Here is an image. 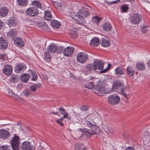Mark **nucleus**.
Returning <instances> with one entry per match:
<instances>
[{"label":"nucleus","instance_id":"nucleus-1","mask_svg":"<svg viewBox=\"0 0 150 150\" xmlns=\"http://www.w3.org/2000/svg\"><path fill=\"white\" fill-rule=\"evenodd\" d=\"M84 124L92 130L85 128H80L79 130L83 132L82 134H85L87 137L89 138L92 135L96 134L99 132V128L96 126L95 123L92 119L89 116H87L85 118Z\"/></svg>","mask_w":150,"mask_h":150},{"label":"nucleus","instance_id":"nucleus-2","mask_svg":"<svg viewBox=\"0 0 150 150\" xmlns=\"http://www.w3.org/2000/svg\"><path fill=\"white\" fill-rule=\"evenodd\" d=\"M120 100V98L116 94L110 95L108 98V103L110 105H113L118 104L119 103Z\"/></svg>","mask_w":150,"mask_h":150},{"label":"nucleus","instance_id":"nucleus-3","mask_svg":"<svg viewBox=\"0 0 150 150\" xmlns=\"http://www.w3.org/2000/svg\"><path fill=\"white\" fill-rule=\"evenodd\" d=\"M20 139L19 136L14 134V137L11 141L13 150H19V145L20 144Z\"/></svg>","mask_w":150,"mask_h":150},{"label":"nucleus","instance_id":"nucleus-4","mask_svg":"<svg viewBox=\"0 0 150 150\" xmlns=\"http://www.w3.org/2000/svg\"><path fill=\"white\" fill-rule=\"evenodd\" d=\"M142 20V16L138 13L134 14L131 17V21L134 24H137Z\"/></svg>","mask_w":150,"mask_h":150},{"label":"nucleus","instance_id":"nucleus-5","mask_svg":"<svg viewBox=\"0 0 150 150\" xmlns=\"http://www.w3.org/2000/svg\"><path fill=\"white\" fill-rule=\"evenodd\" d=\"M88 54L84 52H81L78 54L76 56L77 61L81 63H83L86 62L88 60Z\"/></svg>","mask_w":150,"mask_h":150},{"label":"nucleus","instance_id":"nucleus-6","mask_svg":"<svg viewBox=\"0 0 150 150\" xmlns=\"http://www.w3.org/2000/svg\"><path fill=\"white\" fill-rule=\"evenodd\" d=\"M38 10L36 8L30 7L26 9V14L29 16L34 17L38 14Z\"/></svg>","mask_w":150,"mask_h":150},{"label":"nucleus","instance_id":"nucleus-7","mask_svg":"<svg viewBox=\"0 0 150 150\" xmlns=\"http://www.w3.org/2000/svg\"><path fill=\"white\" fill-rule=\"evenodd\" d=\"M27 68L26 64L24 63H20L16 66L14 70L17 73H20L23 72Z\"/></svg>","mask_w":150,"mask_h":150},{"label":"nucleus","instance_id":"nucleus-8","mask_svg":"<svg viewBox=\"0 0 150 150\" xmlns=\"http://www.w3.org/2000/svg\"><path fill=\"white\" fill-rule=\"evenodd\" d=\"M21 150H32L33 145L28 141H25L21 143Z\"/></svg>","mask_w":150,"mask_h":150},{"label":"nucleus","instance_id":"nucleus-9","mask_svg":"<svg viewBox=\"0 0 150 150\" xmlns=\"http://www.w3.org/2000/svg\"><path fill=\"white\" fill-rule=\"evenodd\" d=\"M94 70L98 69L102 70H103L104 65L103 62L101 60H97L95 61L93 63Z\"/></svg>","mask_w":150,"mask_h":150},{"label":"nucleus","instance_id":"nucleus-10","mask_svg":"<svg viewBox=\"0 0 150 150\" xmlns=\"http://www.w3.org/2000/svg\"><path fill=\"white\" fill-rule=\"evenodd\" d=\"M94 90L95 93L97 94H103L105 93V88L103 85H97Z\"/></svg>","mask_w":150,"mask_h":150},{"label":"nucleus","instance_id":"nucleus-11","mask_svg":"<svg viewBox=\"0 0 150 150\" xmlns=\"http://www.w3.org/2000/svg\"><path fill=\"white\" fill-rule=\"evenodd\" d=\"M74 49L73 47L70 46L66 48L63 51L64 55L67 57H69L74 53Z\"/></svg>","mask_w":150,"mask_h":150},{"label":"nucleus","instance_id":"nucleus-12","mask_svg":"<svg viewBox=\"0 0 150 150\" xmlns=\"http://www.w3.org/2000/svg\"><path fill=\"white\" fill-rule=\"evenodd\" d=\"M8 47V43L5 38L3 37L0 38V49L5 50Z\"/></svg>","mask_w":150,"mask_h":150},{"label":"nucleus","instance_id":"nucleus-13","mask_svg":"<svg viewBox=\"0 0 150 150\" xmlns=\"http://www.w3.org/2000/svg\"><path fill=\"white\" fill-rule=\"evenodd\" d=\"M12 67L9 65H5L3 68V73L6 75L11 74L12 73Z\"/></svg>","mask_w":150,"mask_h":150},{"label":"nucleus","instance_id":"nucleus-14","mask_svg":"<svg viewBox=\"0 0 150 150\" xmlns=\"http://www.w3.org/2000/svg\"><path fill=\"white\" fill-rule=\"evenodd\" d=\"M9 136L10 134L8 131L4 129H0V138L6 139Z\"/></svg>","mask_w":150,"mask_h":150},{"label":"nucleus","instance_id":"nucleus-15","mask_svg":"<svg viewBox=\"0 0 150 150\" xmlns=\"http://www.w3.org/2000/svg\"><path fill=\"white\" fill-rule=\"evenodd\" d=\"M57 47L55 44L52 43L47 47V50L49 53H52L57 51Z\"/></svg>","mask_w":150,"mask_h":150},{"label":"nucleus","instance_id":"nucleus-16","mask_svg":"<svg viewBox=\"0 0 150 150\" xmlns=\"http://www.w3.org/2000/svg\"><path fill=\"white\" fill-rule=\"evenodd\" d=\"M123 84V82L122 80L118 79L114 81L112 85V87L113 88L117 89L120 87L122 86Z\"/></svg>","mask_w":150,"mask_h":150},{"label":"nucleus","instance_id":"nucleus-17","mask_svg":"<svg viewBox=\"0 0 150 150\" xmlns=\"http://www.w3.org/2000/svg\"><path fill=\"white\" fill-rule=\"evenodd\" d=\"M9 9L7 7H3L0 8V16L4 17L6 16L8 12Z\"/></svg>","mask_w":150,"mask_h":150},{"label":"nucleus","instance_id":"nucleus-18","mask_svg":"<svg viewBox=\"0 0 150 150\" xmlns=\"http://www.w3.org/2000/svg\"><path fill=\"white\" fill-rule=\"evenodd\" d=\"M72 18L81 24H83L86 22L84 20H82L79 12L77 13V15L75 14L74 16L72 17Z\"/></svg>","mask_w":150,"mask_h":150},{"label":"nucleus","instance_id":"nucleus-19","mask_svg":"<svg viewBox=\"0 0 150 150\" xmlns=\"http://www.w3.org/2000/svg\"><path fill=\"white\" fill-rule=\"evenodd\" d=\"M79 12L82 20H84V18H88L90 16L89 13L87 11L82 10L80 11Z\"/></svg>","mask_w":150,"mask_h":150},{"label":"nucleus","instance_id":"nucleus-20","mask_svg":"<svg viewBox=\"0 0 150 150\" xmlns=\"http://www.w3.org/2000/svg\"><path fill=\"white\" fill-rule=\"evenodd\" d=\"M115 74L118 77L121 76L124 74L123 68L121 67H119L115 70Z\"/></svg>","mask_w":150,"mask_h":150},{"label":"nucleus","instance_id":"nucleus-21","mask_svg":"<svg viewBox=\"0 0 150 150\" xmlns=\"http://www.w3.org/2000/svg\"><path fill=\"white\" fill-rule=\"evenodd\" d=\"M14 44L17 46L20 47H22L24 44V42L22 39L18 37L14 40Z\"/></svg>","mask_w":150,"mask_h":150},{"label":"nucleus","instance_id":"nucleus-22","mask_svg":"<svg viewBox=\"0 0 150 150\" xmlns=\"http://www.w3.org/2000/svg\"><path fill=\"white\" fill-rule=\"evenodd\" d=\"M101 45L104 47L109 46L110 44L109 39L106 38H102L101 39Z\"/></svg>","mask_w":150,"mask_h":150},{"label":"nucleus","instance_id":"nucleus-23","mask_svg":"<svg viewBox=\"0 0 150 150\" xmlns=\"http://www.w3.org/2000/svg\"><path fill=\"white\" fill-rule=\"evenodd\" d=\"M127 74L129 77L133 76L134 74L135 69L131 66L127 67L126 69Z\"/></svg>","mask_w":150,"mask_h":150},{"label":"nucleus","instance_id":"nucleus-24","mask_svg":"<svg viewBox=\"0 0 150 150\" xmlns=\"http://www.w3.org/2000/svg\"><path fill=\"white\" fill-rule=\"evenodd\" d=\"M38 25L39 28L42 30L46 31L49 29L47 25L44 22H40Z\"/></svg>","mask_w":150,"mask_h":150},{"label":"nucleus","instance_id":"nucleus-25","mask_svg":"<svg viewBox=\"0 0 150 150\" xmlns=\"http://www.w3.org/2000/svg\"><path fill=\"white\" fill-rule=\"evenodd\" d=\"M136 67L137 69L139 71L144 70L145 68L144 63L139 62H137V63Z\"/></svg>","mask_w":150,"mask_h":150},{"label":"nucleus","instance_id":"nucleus-26","mask_svg":"<svg viewBox=\"0 0 150 150\" xmlns=\"http://www.w3.org/2000/svg\"><path fill=\"white\" fill-rule=\"evenodd\" d=\"M51 26L55 28H58L60 27L61 23L58 21L53 20L50 22Z\"/></svg>","mask_w":150,"mask_h":150},{"label":"nucleus","instance_id":"nucleus-27","mask_svg":"<svg viewBox=\"0 0 150 150\" xmlns=\"http://www.w3.org/2000/svg\"><path fill=\"white\" fill-rule=\"evenodd\" d=\"M99 39L98 38H94L92 39L90 42V44L91 46H97L99 44Z\"/></svg>","mask_w":150,"mask_h":150},{"label":"nucleus","instance_id":"nucleus-28","mask_svg":"<svg viewBox=\"0 0 150 150\" xmlns=\"http://www.w3.org/2000/svg\"><path fill=\"white\" fill-rule=\"evenodd\" d=\"M30 78V75L27 74H24L20 77L21 80L23 82H26Z\"/></svg>","mask_w":150,"mask_h":150},{"label":"nucleus","instance_id":"nucleus-29","mask_svg":"<svg viewBox=\"0 0 150 150\" xmlns=\"http://www.w3.org/2000/svg\"><path fill=\"white\" fill-rule=\"evenodd\" d=\"M103 30L106 32H108L111 29L112 26L108 22L105 23L103 25Z\"/></svg>","mask_w":150,"mask_h":150},{"label":"nucleus","instance_id":"nucleus-30","mask_svg":"<svg viewBox=\"0 0 150 150\" xmlns=\"http://www.w3.org/2000/svg\"><path fill=\"white\" fill-rule=\"evenodd\" d=\"M17 21L13 18H10L8 20V25L10 27H14L16 26Z\"/></svg>","mask_w":150,"mask_h":150},{"label":"nucleus","instance_id":"nucleus-31","mask_svg":"<svg viewBox=\"0 0 150 150\" xmlns=\"http://www.w3.org/2000/svg\"><path fill=\"white\" fill-rule=\"evenodd\" d=\"M17 3L20 6H25L28 4V0H17Z\"/></svg>","mask_w":150,"mask_h":150},{"label":"nucleus","instance_id":"nucleus-32","mask_svg":"<svg viewBox=\"0 0 150 150\" xmlns=\"http://www.w3.org/2000/svg\"><path fill=\"white\" fill-rule=\"evenodd\" d=\"M44 18L47 21L51 20L52 16L50 11H45Z\"/></svg>","mask_w":150,"mask_h":150},{"label":"nucleus","instance_id":"nucleus-33","mask_svg":"<svg viewBox=\"0 0 150 150\" xmlns=\"http://www.w3.org/2000/svg\"><path fill=\"white\" fill-rule=\"evenodd\" d=\"M74 149L75 150H86L84 146L80 143H78L75 145Z\"/></svg>","mask_w":150,"mask_h":150},{"label":"nucleus","instance_id":"nucleus-34","mask_svg":"<svg viewBox=\"0 0 150 150\" xmlns=\"http://www.w3.org/2000/svg\"><path fill=\"white\" fill-rule=\"evenodd\" d=\"M31 4L32 6H36L38 8L41 9L42 8L40 2L38 1L34 0L32 1Z\"/></svg>","mask_w":150,"mask_h":150},{"label":"nucleus","instance_id":"nucleus-35","mask_svg":"<svg viewBox=\"0 0 150 150\" xmlns=\"http://www.w3.org/2000/svg\"><path fill=\"white\" fill-rule=\"evenodd\" d=\"M59 110L60 111H62L61 112V113L64 115L63 118H68V114L64 108H63L62 107H60L59 108Z\"/></svg>","mask_w":150,"mask_h":150},{"label":"nucleus","instance_id":"nucleus-36","mask_svg":"<svg viewBox=\"0 0 150 150\" xmlns=\"http://www.w3.org/2000/svg\"><path fill=\"white\" fill-rule=\"evenodd\" d=\"M41 87V84L40 83L34 84L30 86V88L32 91L35 92L37 88H40Z\"/></svg>","mask_w":150,"mask_h":150},{"label":"nucleus","instance_id":"nucleus-37","mask_svg":"<svg viewBox=\"0 0 150 150\" xmlns=\"http://www.w3.org/2000/svg\"><path fill=\"white\" fill-rule=\"evenodd\" d=\"M16 34V32L14 30H10L8 32L7 34V36L9 38L13 37L15 36Z\"/></svg>","mask_w":150,"mask_h":150},{"label":"nucleus","instance_id":"nucleus-38","mask_svg":"<svg viewBox=\"0 0 150 150\" xmlns=\"http://www.w3.org/2000/svg\"><path fill=\"white\" fill-rule=\"evenodd\" d=\"M94 67L92 64H89L85 68V69L88 72H90L94 70Z\"/></svg>","mask_w":150,"mask_h":150},{"label":"nucleus","instance_id":"nucleus-39","mask_svg":"<svg viewBox=\"0 0 150 150\" xmlns=\"http://www.w3.org/2000/svg\"><path fill=\"white\" fill-rule=\"evenodd\" d=\"M49 53L48 52H46L44 54V59L47 62H49L51 58L50 55Z\"/></svg>","mask_w":150,"mask_h":150},{"label":"nucleus","instance_id":"nucleus-40","mask_svg":"<svg viewBox=\"0 0 150 150\" xmlns=\"http://www.w3.org/2000/svg\"><path fill=\"white\" fill-rule=\"evenodd\" d=\"M31 73L32 74V77L31 80L34 81H36L38 79V76L37 74L33 70L31 71Z\"/></svg>","mask_w":150,"mask_h":150},{"label":"nucleus","instance_id":"nucleus-41","mask_svg":"<svg viewBox=\"0 0 150 150\" xmlns=\"http://www.w3.org/2000/svg\"><path fill=\"white\" fill-rule=\"evenodd\" d=\"M18 80L17 76L16 75L13 74L11 76L10 81L11 82L16 83L17 82Z\"/></svg>","mask_w":150,"mask_h":150},{"label":"nucleus","instance_id":"nucleus-42","mask_svg":"<svg viewBox=\"0 0 150 150\" xmlns=\"http://www.w3.org/2000/svg\"><path fill=\"white\" fill-rule=\"evenodd\" d=\"M85 87L89 89H92L94 87L93 83L91 82L89 83H86L85 85Z\"/></svg>","mask_w":150,"mask_h":150},{"label":"nucleus","instance_id":"nucleus-43","mask_svg":"<svg viewBox=\"0 0 150 150\" xmlns=\"http://www.w3.org/2000/svg\"><path fill=\"white\" fill-rule=\"evenodd\" d=\"M100 19V18L96 16L93 18L92 21L93 23L98 24Z\"/></svg>","mask_w":150,"mask_h":150},{"label":"nucleus","instance_id":"nucleus-44","mask_svg":"<svg viewBox=\"0 0 150 150\" xmlns=\"http://www.w3.org/2000/svg\"><path fill=\"white\" fill-rule=\"evenodd\" d=\"M10 146H4L0 147V150H10Z\"/></svg>","mask_w":150,"mask_h":150},{"label":"nucleus","instance_id":"nucleus-45","mask_svg":"<svg viewBox=\"0 0 150 150\" xmlns=\"http://www.w3.org/2000/svg\"><path fill=\"white\" fill-rule=\"evenodd\" d=\"M62 3L61 2L55 1L54 3V5L57 6L60 8L62 7Z\"/></svg>","mask_w":150,"mask_h":150},{"label":"nucleus","instance_id":"nucleus-46","mask_svg":"<svg viewBox=\"0 0 150 150\" xmlns=\"http://www.w3.org/2000/svg\"><path fill=\"white\" fill-rule=\"evenodd\" d=\"M22 94L25 96H27L30 94V91L26 90L23 92Z\"/></svg>","mask_w":150,"mask_h":150},{"label":"nucleus","instance_id":"nucleus-47","mask_svg":"<svg viewBox=\"0 0 150 150\" xmlns=\"http://www.w3.org/2000/svg\"><path fill=\"white\" fill-rule=\"evenodd\" d=\"M121 9L122 12H126L128 9V8L127 6L123 5L122 6Z\"/></svg>","mask_w":150,"mask_h":150},{"label":"nucleus","instance_id":"nucleus-48","mask_svg":"<svg viewBox=\"0 0 150 150\" xmlns=\"http://www.w3.org/2000/svg\"><path fill=\"white\" fill-rule=\"evenodd\" d=\"M64 49V48L62 47H57V51L58 53H62L63 50Z\"/></svg>","mask_w":150,"mask_h":150},{"label":"nucleus","instance_id":"nucleus-49","mask_svg":"<svg viewBox=\"0 0 150 150\" xmlns=\"http://www.w3.org/2000/svg\"><path fill=\"white\" fill-rule=\"evenodd\" d=\"M88 107L86 105H83L81 107L80 109L81 110L86 111L88 109Z\"/></svg>","mask_w":150,"mask_h":150},{"label":"nucleus","instance_id":"nucleus-50","mask_svg":"<svg viewBox=\"0 0 150 150\" xmlns=\"http://www.w3.org/2000/svg\"><path fill=\"white\" fill-rule=\"evenodd\" d=\"M148 30V26H144L142 28V31L144 33H146Z\"/></svg>","mask_w":150,"mask_h":150},{"label":"nucleus","instance_id":"nucleus-51","mask_svg":"<svg viewBox=\"0 0 150 150\" xmlns=\"http://www.w3.org/2000/svg\"><path fill=\"white\" fill-rule=\"evenodd\" d=\"M14 94L12 91H10L8 92V95L10 96H13L14 95Z\"/></svg>","mask_w":150,"mask_h":150},{"label":"nucleus","instance_id":"nucleus-52","mask_svg":"<svg viewBox=\"0 0 150 150\" xmlns=\"http://www.w3.org/2000/svg\"><path fill=\"white\" fill-rule=\"evenodd\" d=\"M122 95H123L127 99H128V97L127 95L126 94L125 91H122V93H121Z\"/></svg>","mask_w":150,"mask_h":150},{"label":"nucleus","instance_id":"nucleus-53","mask_svg":"<svg viewBox=\"0 0 150 150\" xmlns=\"http://www.w3.org/2000/svg\"><path fill=\"white\" fill-rule=\"evenodd\" d=\"M57 122L59 125L60 126H62L64 125V124L62 123V121L58 120H57Z\"/></svg>","mask_w":150,"mask_h":150},{"label":"nucleus","instance_id":"nucleus-54","mask_svg":"<svg viewBox=\"0 0 150 150\" xmlns=\"http://www.w3.org/2000/svg\"><path fill=\"white\" fill-rule=\"evenodd\" d=\"M4 23L0 20V30H1L3 27Z\"/></svg>","mask_w":150,"mask_h":150},{"label":"nucleus","instance_id":"nucleus-55","mask_svg":"<svg viewBox=\"0 0 150 150\" xmlns=\"http://www.w3.org/2000/svg\"><path fill=\"white\" fill-rule=\"evenodd\" d=\"M126 150H135V149L133 147H129L126 149Z\"/></svg>","mask_w":150,"mask_h":150},{"label":"nucleus","instance_id":"nucleus-56","mask_svg":"<svg viewBox=\"0 0 150 150\" xmlns=\"http://www.w3.org/2000/svg\"><path fill=\"white\" fill-rule=\"evenodd\" d=\"M4 55L1 54H0V59H4Z\"/></svg>","mask_w":150,"mask_h":150},{"label":"nucleus","instance_id":"nucleus-57","mask_svg":"<svg viewBox=\"0 0 150 150\" xmlns=\"http://www.w3.org/2000/svg\"><path fill=\"white\" fill-rule=\"evenodd\" d=\"M117 3V1H112V2H111L110 3L107 2V3L108 4H113V3Z\"/></svg>","mask_w":150,"mask_h":150},{"label":"nucleus","instance_id":"nucleus-58","mask_svg":"<svg viewBox=\"0 0 150 150\" xmlns=\"http://www.w3.org/2000/svg\"><path fill=\"white\" fill-rule=\"evenodd\" d=\"M107 69H105L104 70H103L102 71H100V72L101 73H105V72H106V71H107Z\"/></svg>","mask_w":150,"mask_h":150},{"label":"nucleus","instance_id":"nucleus-59","mask_svg":"<svg viewBox=\"0 0 150 150\" xmlns=\"http://www.w3.org/2000/svg\"><path fill=\"white\" fill-rule=\"evenodd\" d=\"M147 66L150 67V60H148L147 63Z\"/></svg>","mask_w":150,"mask_h":150},{"label":"nucleus","instance_id":"nucleus-60","mask_svg":"<svg viewBox=\"0 0 150 150\" xmlns=\"http://www.w3.org/2000/svg\"><path fill=\"white\" fill-rule=\"evenodd\" d=\"M51 112L55 115H58V112H54L53 111L52 112Z\"/></svg>","mask_w":150,"mask_h":150},{"label":"nucleus","instance_id":"nucleus-61","mask_svg":"<svg viewBox=\"0 0 150 150\" xmlns=\"http://www.w3.org/2000/svg\"><path fill=\"white\" fill-rule=\"evenodd\" d=\"M125 87H123L121 88V93H122V92L123 91H124V90L125 89Z\"/></svg>","mask_w":150,"mask_h":150},{"label":"nucleus","instance_id":"nucleus-62","mask_svg":"<svg viewBox=\"0 0 150 150\" xmlns=\"http://www.w3.org/2000/svg\"><path fill=\"white\" fill-rule=\"evenodd\" d=\"M64 118H63V117L61 118H60L59 119H58V120H60V121H62V120H63V119Z\"/></svg>","mask_w":150,"mask_h":150},{"label":"nucleus","instance_id":"nucleus-63","mask_svg":"<svg viewBox=\"0 0 150 150\" xmlns=\"http://www.w3.org/2000/svg\"><path fill=\"white\" fill-rule=\"evenodd\" d=\"M134 0H125V1H127L128 2H131L134 1Z\"/></svg>","mask_w":150,"mask_h":150}]
</instances>
